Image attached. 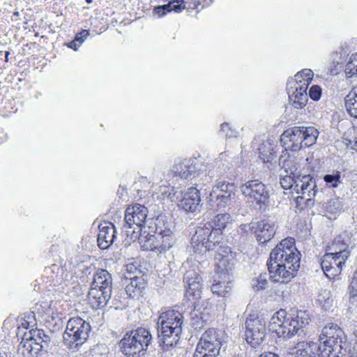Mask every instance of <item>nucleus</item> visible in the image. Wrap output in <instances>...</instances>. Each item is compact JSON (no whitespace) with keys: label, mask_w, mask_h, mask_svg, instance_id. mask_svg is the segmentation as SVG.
Returning <instances> with one entry per match:
<instances>
[{"label":"nucleus","mask_w":357,"mask_h":357,"mask_svg":"<svg viewBox=\"0 0 357 357\" xmlns=\"http://www.w3.org/2000/svg\"><path fill=\"white\" fill-rule=\"evenodd\" d=\"M301 254L292 238L282 240L271 251L267 261L269 278L275 282L287 283L300 267Z\"/></svg>","instance_id":"obj_1"},{"label":"nucleus","mask_w":357,"mask_h":357,"mask_svg":"<svg viewBox=\"0 0 357 357\" xmlns=\"http://www.w3.org/2000/svg\"><path fill=\"white\" fill-rule=\"evenodd\" d=\"M280 185L284 190H291L301 194L296 198L297 205L311 207L314 204L313 197L317 193L315 180L311 175H304L302 178L284 173L280 174Z\"/></svg>","instance_id":"obj_2"},{"label":"nucleus","mask_w":357,"mask_h":357,"mask_svg":"<svg viewBox=\"0 0 357 357\" xmlns=\"http://www.w3.org/2000/svg\"><path fill=\"white\" fill-rule=\"evenodd\" d=\"M318 136L319 131L313 126H294L283 132L280 142L285 152H296L314 144Z\"/></svg>","instance_id":"obj_3"},{"label":"nucleus","mask_w":357,"mask_h":357,"mask_svg":"<svg viewBox=\"0 0 357 357\" xmlns=\"http://www.w3.org/2000/svg\"><path fill=\"white\" fill-rule=\"evenodd\" d=\"M342 330L336 324L326 325L319 335V346L322 357H346L348 351L346 342H342Z\"/></svg>","instance_id":"obj_4"},{"label":"nucleus","mask_w":357,"mask_h":357,"mask_svg":"<svg viewBox=\"0 0 357 357\" xmlns=\"http://www.w3.org/2000/svg\"><path fill=\"white\" fill-rule=\"evenodd\" d=\"M152 340L149 330L140 327L127 332L119 342V347L127 357H139L145 354Z\"/></svg>","instance_id":"obj_5"},{"label":"nucleus","mask_w":357,"mask_h":357,"mask_svg":"<svg viewBox=\"0 0 357 357\" xmlns=\"http://www.w3.org/2000/svg\"><path fill=\"white\" fill-rule=\"evenodd\" d=\"M314 73L308 68L297 73L294 77L288 79L287 90L289 98L294 107L301 109L307 102V90L313 79Z\"/></svg>","instance_id":"obj_6"},{"label":"nucleus","mask_w":357,"mask_h":357,"mask_svg":"<svg viewBox=\"0 0 357 357\" xmlns=\"http://www.w3.org/2000/svg\"><path fill=\"white\" fill-rule=\"evenodd\" d=\"M222 232L211 229L206 225L198 227L191 239V248L195 253L202 254L210 250H222L223 247Z\"/></svg>","instance_id":"obj_7"},{"label":"nucleus","mask_w":357,"mask_h":357,"mask_svg":"<svg viewBox=\"0 0 357 357\" xmlns=\"http://www.w3.org/2000/svg\"><path fill=\"white\" fill-rule=\"evenodd\" d=\"M50 337L42 329L31 328L22 334L18 351L24 357L37 356L40 351H47Z\"/></svg>","instance_id":"obj_8"},{"label":"nucleus","mask_w":357,"mask_h":357,"mask_svg":"<svg viewBox=\"0 0 357 357\" xmlns=\"http://www.w3.org/2000/svg\"><path fill=\"white\" fill-rule=\"evenodd\" d=\"M91 325L80 317L70 318L63 335V342L71 349H77L88 339Z\"/></svg>","instance_id":"obj_9"},{"label":"nucleus","mask_w":357,"mask_h":357,"mask_svg":"<svg viewBox=\"0 0 357 357\" xmlns=\"http://www.w3.org/2000/svg\"><path fill=\"white\" fill-rule=\"evenodd\" d=\"M148 209L144 205L135 204L128 206L125 212L124 221L122 230L131 241H135L138 233L142 231L148 215Z\"/></svg>","instance_id":"obj_10"},{"label":"nucleus","mask_w":357,"mask_h":357,"mask_svg":"<svg viewBox=\"0 0 357 357\" xmlns=\"http://www.w3.org/2000/svg\"><path fill=\"white\" fill-rule=\"evenodd\" d=\"M246 342L253 348H257L266 340L267 328L264 319L250 315L245 322Z\"/></svg>","instance_id":"obj_11"},{"label":"nucleus","mask_w":357,"mask_h":357,"mask_svg":"<svg viewBox=\"0 0 357 357\" xmlns=\"http://www.w3.org/2000/svg\"><path fill=\"white\" fill-rule=\"evenodd\" d=\"M242 194L250 202L255 203L260 209L266 207L269 199V191L261 181L250 180L241 186Z\"/></svg>","instance_id":"obj_12"},{"label":"nucleus","mask_w":357,"mask_h":357,"mask_svg":"<svg viewBox=\"0 0 357 357\" xmlns=\"http://www.w3.org/2000/svg\"><path fill=\"white\" fill-rule=\"evenodd\" d=\"M269 331L274 332L278 337L289 339L296 335L293 331L292 325L289 324L287 313L284 310L276 312L271 319Z\"/></svg>","instance_id":"obj_13"},{"label":"nucleus","mask_w":357,"mask_h":357,"mask_svg":"<svg viewBox=\"0 0 357 357\" xmlns=\"http://www.w3.org/2000/svg\"><path fill=\"white\" fill-rule=\"evenodd\" d=\"M185 296L189 300H199L202 297V278L194 268L185 271L183 276Z\"/></svg>","instance_id":"obj_14"},{"label":"nucleus","mask_w":357,"mask_h":357,"mask_svg":"<svg viewBox=\"0 0 357 357\" xmlns=\"http://www.w3.org/2000/svg\"><path fill=\"white\" fill-rule=\"evenodd\" d=\"M215 255V261L216 266V273L220 275L229 278H231L234 264L231 259V248L229 246L223 247L222 250H216Z\"/></svg>","instance_id":"obj_15"},{"label":"nucleus","mask_w":357,"mask_h":357,"mask_svg":"<svg viewBox=\"0 0 357 357\" xmlns=\"http://www.w3.org/2000/svg\"><path fill=\"white\" fill-rule=\"evenodd\" d=\"M158 343L160 346H163L167 349L170 347L176 345L180 339V335L182 333V328H178L176 324L174 327L164 326L163 325L157 326Z\"/></svg>","instance_id":"obj_16"},{"label":"nucleus","mask_w":357,"mask_h":357,"mask_svg":"<svg viewBox=\"0 0 357 357\" xmlns=\"http://www.w3.org/2000/svg\"><path fill=\"white\" fill-rule=\"evenodd\" d=\"M199 190L197 187H191L184 194L178 204V207L186 213H197L202 208Z\"/></svg>","instance_id":"obj_17"},{"label":"nucleus","mask_w":357,"mask_h":357,"mask_svg":"<svg viewBox=\"0 0 357 357\" xmlns=\"http://www.w3.org/2000/svg\"><path fill=\"white\" fill-rule=\"evenodd\" d=\"M227 337L224 331L211 328L202 335L199 341L220 354V349L226 343Z\"/></svg>","instance_id":"obj_18"},{"label":"nucleus","mask_w":357,"mask_h":357,"mask_svg":"<svg viewBox=\"0 0 357 357\" xmlns=\"http://www.w3.org/2000/svg\"><path fill=\"white\" fill-rule=\"evenodd\" d=\"M197 166L195 159H184L175 163L171 170L173 177H179L183 179H192L197 174Z\"/></svg>","instance_id":"obj_19"},{"label":"nucleus","mask_w":357,"mask_h":357,"mask_svg":"<svg viewBox=\"0 0 357 357\" xmlns=\"http://www.w3.org/2000/svg\"><path fill=\"white\" fill-rule=\"evenodd\" d=\"M137 239L139 240L141 248L144 251H151L157 254H162L172 248V246L168 245L167 243H165L159 246L155 234L145 233L139 234V233H138Z\"/></svg>","instance_id":"obj_20"},{"label":"nucleus","mask_w":357,"mask_h":357,"mask_svg":"<svg viewBox=\"0 0 357 357\" xmlns=\"http://www.w3.org/2000/svg\"><path fill=\"white\" fill-rule=\"evenodd\" d=\"M115 226L111 222H104L99 226L98 244L100 249L109 248L116 238Z\"/></svg>","instance_id":"obj_21"},{"label":"nucleus","mask_w":357,"mask_h":357,"mask_svg":"<svg viewBox=\"0 0 357 357\" xmlns=\"http://www.w3.org/2000/svg\"><path fill=\"white\" fill-rule=\"evenodd\" d=\"M301 160V158L295 156L294 153L290 154L285 152L280 156L279 163L282 166V171H284V173L302 178L304 174L301 173L300 169ZM305 175L306 174H305Z\"/></svg>","instance_id":"obj_22"},{"label":"nucleus","mask_w":357,"mask_h":357,"mask_svg":"<svg viewBox=\"0 0 357 357\" xmlns=\"http://www.w3.org/2000/svg\"><path fill=\"white\" fill-rule=\"evenodd\" d=\"M289 322L292 325L293 331L298 336L305 334L304 328L308 325L310 314L305 310H291L287 314Z\"/></svg>","instance_id":"obj_23"},{"label":"nucleus","mask_w":357,"mask_h":357,"mask_svg":"<svg viewBox=\"0 0 357 357\" xmlns=\"http://www.w3.org/2000/svg\"><path fill=\"white\" fill-rule=\"evenodd\" d=\"M112 289L91 287L89 291L88 297L93 307L102 308L107 305L111 298Z\"/></svg>","instance_id":"obj_24"},{"label":"nucleus","mask_w":357,"mask_h":357,"mask_svg":"<svg viewBox=\"0 0 357 357\" xmlns=\"http://www.w3.org/2000/svg\"><path fill=\"white\" fill-rule=\"evenodd\" d=\"M275 232L274 223L269 220L256 222L255 234L257 241L264 244L270 241Z\"/></svg>","instance_id":"obj_25"},{"label":"nucleus","mask_w":357,"mask_h":357,"mask_svg":"<svg viewBox=\"0 0 357 357\" xmlns=\"http://www.w3.org/2000/svg\"><path fill=\"white\" fill-rule=\"evenodd\" d=\"M155 234L159 235L160 238H164V242L172 247L174 244V238L171 230L170 223L167 221L165 216H158L155 220Z\"/></svg>","instance_id":"obj_26"},{"label":"nucleus","mask_w":357,"mask_h":357,"mask_svg":"<svg viewBox=\"0 0 357 357\" xmlns=\"http://www.w3.org/2000/svg\"><path fill=\"white\" fill-rule=\"evenodd\" d=\"M183 317V314L174 310H169L162 312L157 322V326L163 325L164 326L174 327L177 324L178 328H182Z\"/></svg>","instance_id":"obj_27"},{"label":"nucleus","mask_w":357,"mask_h":357,"mask_svg":"<svg viewBox=\"0 0 357 357\" xmlns=\"http://www.w3.org/2000/svg\"><path fill=\"white\" fill-rule=\"evenodd\" d=\"M146 288V282L142 277H135L130 279L126 285L125 291L127 295L135 299L142 297Z\"/></svg>","instance_id":"obj_28"},{"label":"nucleus","mask_w":357,"mask_h":357,"mask_svg":"<svg viewBox=\"0 0 357 357\" xmlns=\"http://www.w3.org/2000/svg\"><path fill=\"white\" fill-rule=\"evenodd\" d=\"M112 275L105 269L98 268L93 273L91 287L112 289Z\"/></svg>","instance_id":"obj_29"},{"label":"nucleus","mask_w":357,"mask_h":357,"mask_svg":"<svg viewBox=\"0 0 357 357\" xmlns=\"http://www.w3.org/2000/svg\"><path fill=\"white\" fill-rule=\"evenodd\" d=\"M185 1L184 0H172L169 3L155 7L153 13L161 17L165 15L167 13L174 11L180 13L186 8Z\"/></svg>","instance_id":"obj_30"},{"label":"nucleus","mask_w":357,"mask_h":357,"mask_svg":"<svg viewBox=\"0 0 357 357\" xmlns=\"http://www.w3.org/2000/svg\"><path fill=\"white\" fill-rule=\"evenodd\" d=\"M231 278H227L223 276L220 278V275H218V278L214 280L211 286V291L220 296H227L231 289Z\"/></svg>","instance_id":"obj_31"},{"label":"nucleus","mask_w":357,"mask_h":357,"mask_svg":"<svg viewBox=\"0 0 357 357\" xmlns=\"http://www.w3.org/2000/svg\"><path fill=\"white\" fill-rule=\"evenodd\" d=\"M333 256L332 254L326 253L321 262L322 271L329 278H334L340 273V268L332 266Z\"/></svg>","instance_id":"obj_32"},{"label":"nucleus","mask_w":357,"mask_h":357,"mask_svg":"<svg viewBox=\"0 0 357 357\" xmlns=\"http://www.w3.org/2000/svg\"><path fill=\"white\" fill-rule=\"evenodd\" d=\"M345 107L348 113L357 119V87H354L344 98Z\"/></svg>","instance_id":"obj_33"},{"label":"nucleus","mask_w":357,"mask_h":357,"mask_svg":"<svg viewBox=\"0 0 357 357\" xmlns=\"http://www.w3.org/2000/svg\"><path fill=\"white\" fill-rule=\"evenodd\" d=\"M232 221L231 215L227 213H220L215 215L212 222L208 223L211 229L218 230L222 232V230L227 227V225Z\"/></svg>","instance_id":"obj_34"},{"label":"nucleus","mask_w":357,"mask_h":357,"mask_svg":"<svg viewBox=\"0 0 357 357\" xmlns=\"http://www.w3.org/2000/svg\"><path fill=\"white\" fill-rule=\"evenodd\" d=\"M215 162L219 165H222L227 170H229L234 167L239 166L240 162L238 156H231L226 152H222L219 155Z\"/></svg>","instance_id":"obj_35"},{"label":"nucleus","mask_w":357,"mask_h":357,"mask_svg":"<svg viewBox=\"0 0 357 357\" xmlns=\"http://www.w3.org/2000/svg\"><path fill=\"white\" fill-rule=\"evenodd\" d=\"M236 187L232 183L220 182L211 193L234 198Z\"/></svg>","instance_id":"obj_36"},{"label":"nucleus","mask_w":357,"mask_h":357,"mask_svg":"<svg viewBox=\"0 0 357 357\" xmlns=\"http://www.w3.org/2000/svg\"><path fill=\"white\" fill-rule=\"evenodd\" d=\"M232 199L233 197L228 196L210 193V202L212 203V206H215L219 210L229 206Z\"/></svg>","instance_id":"obj_37"},{"label":"nucleus","mask_w":357,"mask_h":357,"mask_svg":"<svg viewBox=\"0 0 357 357\" xmlns=\"http://www.w3.org/2000/svg\"><path fill=\"white\" fill-rule=\"evenodd\" d=\"M218 355V351L208 347L202 342L199 341L194 354V357H217Z\"/></svg>","instance_id":"obj_38"},{"label":"nucleus","mask_w":357,"mask_h":357,"mask_svg":"<svg viewBox=\"0 0 357 357\" xmlns=\"http://www.w3.org/2000/svg\"><path fill=\"white\" fill-rule=\"evenodd\" d=\"M333 256L332 266L340 268V273L341 272L343 266L345 264L346 260L348 259L350 252L344 250H341L340 252H335L331 253Z\"/></svg>","instance_id":"obj_39"},{"label":"nucleus","mask_w":357,"mask_h":357,"mask_svg":"<svg viewBox=\"0 0 357 357\" xmlns=\"http://www.w3.org/2000/svg\"><path fill=\"white\" fill-rule=\"evenodd\" d=\"M344 73L347 78L357 77V53L349 57L344 67Z\"/></svg>","instance_id":"obj_40"},{"label":"nucleus","mask_w":357,"mask_h":357,"mask_svg":"<svg viewBox=\"0 0 357 357\" xmlns=\"http://www.w3.org/2000/svg\"><path fill=\"white\" fill-rule=\"evenodd\" d=\"M317 301L326 310L329 309L333 303L331 291L328 289H321L318 294Z\"/></svg>","instance_id":"obj_41"},{"label":"nucleus","mask_w":357,"mask_h":357,"mask_svg":"<svg viewBox=\"0 0 357 357\" xmlns=\"http://www.w3.org/2000/svg\"><path fill=\"white\" fill-rule=\"evenodd\" d=\"M36 325V319L31 318V321H27L26 319H22L20 326L17 327V335L19 338L22 340V334L28 332L27 330H31Z\"/></svg>","instance_id":"obj_42"},{"label":"nucleus","mask_w":357,"mask_h":357,"mask_svg":"<svg viewBox=\"0 0 357 357\" xmlns=\"http://www.w3.org/2000/svg\"><path fill=\"white\" fill-rule=\"evenodd\" d=\"M324 180L330 187L337 188L341 183L340 173L337 172L335 174H326L324 176Z\"/></svg>","instance_id":"obj_43"},{"label":"nucleus","mask_w":357,"mask_h":357,"mask_svg":"<svg viewBox=\"0 0 357 357\" xmlns=\"http://www.w3.org/2000/svg\"><path fill=\"white\" fill-rule=\"evenodd\" d=\"M268 284V275L266 273H261L253 284V288L255 291L264 289Z\"/></svg>","instance_id":"obj_44"},{"label":"nucleus","mask_w":357,"mask_h":357,"mask_svg":"<svg viewBox=\"0 0 357 357\" xmlns=\"http://www.w3.org/2000/svg\"><path fill=\"white\" fill-rule=\"evenodd\" d=\"M326 210L330 213H336L342 209V205L338 198L331 199L326 204Z\"/></svg>","instance_id":"obj_45"},{"label":"nucleus","mask_w":357,"mask_h":357,"mask_svg":"<svg viewBox=\"0 0 357 357\" xmlns=\"http://www.w3.org/2000/svg\"><path fill=\"white\" fill-rule=\"evenodd\" d=\"M220 132L223 134L226 138L235 137L238 134V132L231 129L227 123H223L221 125Z\"/></svg>","instance_id":"obj_46"},{"label":"nucleus","mask_w":357,"mask_h":357,"mask_svg":"<svg viewBox=\"0 0 357 357\" xmlns=\"http://www.w3.org/2000/svg\"><path fill=\"white\" fill-rule=\"evenodd\" d=\"M321 93H322V91L319 86L312 85L309 89L307 96H309V97L312 100L317 101L320 99V98L321 96Z\"/></svg>","instance_id":"obj_47"},{"label":"nucleus","mask_w":357,"mask_h":357,"mask_svg":"<svg viewBox=\"0 0 357 357\" xmlns=\"http://www.w3.org/2000/svg\"><path fill=\"white\" fill-rule=\"evenodd\" d=\"M350 297L357 298V270L354 273L352 280L349 286Z\"/></svg>","instance_id":"obj_48"},{"label":"nucleus","mask_w":357,"mask_h":357,"mask_svg":"<svg viewBox=\"0 0 357 357\" xmlns=\"http://www.w3.org/2000/svg\"><path fill=\"white\" fill-rule=\"evenodd\" d=\"M256 228V222H252L249 224H241L239 226V229L241 232L245 234H255V229Z\"/></svg>","instance_id":"obj_49"},{"label":"nucleus","mask_w":357,"mask_h":357,"mask_svg":"<svg viewBox=\"0 0 357 357\" xmlns=\"http://www.w3.org/2000/svg\"><path fill=\"white\" fill-rule=\"evenodd\" d=\"M333 246L335 250V252H340L341 250H344V249L347 251H349L348 250V247H349L348 245L344 243H342L341 237H338L337 238H336L335 240V242H334Z\"/></svg>","instance_id":"obj_50"},{"label":"nucleus","mask_w":357,"mask_h":357,"mask_svg":"<svg viewBox=\"0 0 357 357\" xmlns=\"http://www.w3.org/2000/svg\"><path fill=\"white\" fill-rule=\"evenodd\" d=\"M89 35V30L83 29L82 31L76 34L75 37V40L80 45L83 43V42L86 39L87 36Z\"/></svg>","instance_id":"obj_51"},{"label":"nucleus","mask_w":357,"mask_h":357,"mask_svg":"<svg viewBox=\"0 0 357 357\" xmlns=\"http://www.w3.org/2000/svg\"><path fill=\"white\" fill-rule=\"evenodd\" d=\"M30 311L35 316L40 317L43 314L45 310L43 305L40 303H36L33 307H31Z\"/></svg>","instance_id":"obj_52"},{"label":"nucleus","mask_w":357,"mask_h":357,"mask_svg":"<svg viewBox=\"0 0 357 357\" xmlns=\"http://www.w3.org/2000/svg\"><path fill=\"white\" fill-rule=\"evenodd\" d=\"M196 316H197V319H195V318H193V321H192V324L193 327L195 328V329L200 330L202 328H204L205 321L203 320L202 317L199 318L197 314H196Z\"/></svg>","instance_id":"obj_53"},{"label":"nucleus","mask_w":357,"mask_h":357,"mask_svg":"<svg viewBox=\"0 0 357 357\" xmlns=\"http://www.w3.org/2000/svg\"><path fill=\"white\" fill-rule=\"evenodd\" d=\"M67 47L69 48H71L75 51H77L79 47H80V45L75 40V39L66 44Z\"/></svg>","instance_id":"obj_54"},{"label":"nucleus","mask_w":357,"mask_h":357,"mask_svg":"<svg viewBox=\"0 0 357 357\" xmlns=\"http://www.w3.org/2000/svg\"><path fill=\"white\" fill-rule=\"evenodd\" d=\"M259 357H280L278 354L273 352H264L259 356Z\"/></svg>","instance_id":"obj_55"},{"label":"nucleus","mask_w":357,"mask_h":357,"mask_svg":"<svg viewBox=\"0 0 357 357\" xmlns=\"http://www.w3.org/2000/svg\"><path fill=\"white\" fill-rule=\"evenodd\" d=\"M31 317H34L36 319H37V318H36V316H35L33 314H32V313L31 312V311H30V312H29V314H26V315L24 316V319H26L27 321H31Z\"/></svg>","instance_id":"obj_56"},{"label":"nucleus","mask_w":357,"mask_h":357,"mask_svg":"<svg viewBox=\"0 0 357 357\" xmlns=\"http://www.w3.org/2000/svg\"><path fill=\"white\" fill-rule=\"evenodd\" d=\"M155 237L158 239V243L159 246L160 245H162V244L165 243V242H164L165 241V238H160L159 235H158V234H155Z\"/></svg>","instance_id":"obj_57"},{"label":"nucleus","mask_w":357,"mask_h":357,"mask_svg":"<svg viewBox=\"0 0 357 357\" xmlns=\"http://www.w3.org/2000/svg\"><path fill=\"white\" fill-rule=\"evenodd\" d=\"M96 268L94 266H89V267H87L86 269H85V273H89V274H91V270H95Z\"/></svg>","instance_id":"obj_58"},{"label":"nucleus","mask_w":357,"mask_h":357,"mask_svg":"<svg viewBox=\"0 0 357 357\" xmlns=\"http://www.w3.org/2000/svg\"><path fill=\"white\" fill-rule=\"evenodd\" d=\"M9 54H10V52H8V51L5 52V61L6 62L8 61V56H9Z\"/></svg>","instance_id":"obj_59"},{"label":"nucleus","mask_w":357,"mask_h":357,"mask_svg":"<svg viewBox=\"0 0 357 357\" xmlns=\"http://www.w3.org/2000/svg\"><path fill=\"white\" fill-rule=\"evenodd\" d=\"M354 335H355V337H356L355 344L357 345V331L355 332Z\"/></svg>","instance_id":"obj_60"},{"label":"nucleus","mask_w":357,"mask_h":357,"mask_svg":"<svg viewBox=\"0 0 357 357\" xmlns=\"http://www.w3.org/2000/svg\"><path fill=\"white\" fill-rule=\"evenodd\" d=\"M206 2V4L208 5L211 3V0H204Z\"/></svg>","instance_id":"obj_61"},{"label":"nucleus","mask_w":357,"mask_h":357,"mask_svg":"<svg viewBox=\"0 0 357 357\" xmlns=\"http://www.w3.org/2000/svg\"><path fill=\"white\" fill-rule=\"evenodd\" d=\"M346 357H357V356H355L354 355H350V354L348 352V355Z\"/></svg>","instance_id":"obj_62"},{"label":"nucleus","mask_w":357,"mask_h":357,"mask_svg":"<svg viewBox=\"0 0 357 357\" xmlns=\"http://www.w3.org/2000/svg\"><path fill=\"white\" fill-rule=\"evenodd\" d=\"M87 3H91L93 2V0H85Z\"/></svg>","instance_id":"obj_63"},{"label":"nucleus","mask_w":357,"mask_h":357,"mask_svg":"<svg viewBox=\"0 0 357 357\" xmlns=\"http://www.w3.org/2000/svg\"><path fill=\"white\" fill-rule=\"evenodd\" d=\"M334 55H335V56H337L338 53H337V52H335V53H334Z\"/></svg>","instance_id":"obj_64"}]
</instances>
